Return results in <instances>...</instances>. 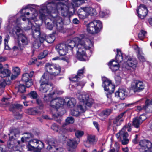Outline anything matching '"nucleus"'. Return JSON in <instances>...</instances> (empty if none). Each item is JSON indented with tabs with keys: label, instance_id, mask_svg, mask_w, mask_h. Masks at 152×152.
Wrapping results in <instances>:
<instances>
[{
	"label": "nucleus",
	"instance_id": "nucleus-1",
	"mask_svg": "<svg viewBox=\"0 0 152 152\" xmlns=\"http://www.w3.org/2000/svg\"><path fill=\"white\" fill-rule=\"evenodd\" d=\"M88 0H49L40 6L38 17L42 20H45L48 15H51L52 18L50 22H47V28L52 30L55 23L57 30L61 31L63 27V22L58 14L61 12L63 16H67L70 10L74 11L75 8L85 2Z\"/></svg>",
	"mask_w": 152,
	"mask_h": 152
},
{
	"label": "nucleus",
	"instance_id": "nucleus-2",
	"mask_svg": "<svg viewBox=\"0 0 152 152\" xmlns=\"http://www.w3.org/2000/svg\"><path fill=\"white\" fill-rule=\"evenodd\" d=\"M68 43H61L56 45V49L61 56H64L69 51L72 52L75 45L77 52V57L80 61H86L87 56L86 51L90 49L93 46V39H88L83 34H81L79 37H75L74 40H69Z\"/></svg>",
	"mask_w": 152,
	"mask_h": 152
},
{
	"label": "nucleus",
	"instance_id": "nucleus-3",
	"mask_svg": "<svg viewBox=\"0 0 152 152\" xmlns=\"http://www.w3.org/2000/svg\"><path fill=\"white\" fill-rule=\"evenodd\" d=\"M6 29L9 31V33L13 35L16 34L18 36V40L19 42H21L22 44L19 42L15 44L13 47L14 50H22L24 48V45H26L28 43V39L26 36L24 34L19 33L21 31V29L19 27H16L15 29L10 28V25H8Z\"/></svg>",
	"mask_w": 152,
	"mask_h": 152
},
{
	"label": "nucleus",
	"instance_id": "nucleus-4",
	"mask_svg": "<svg viewBox=\"0 0 152 152\" xmlns=\"http://www.w3.org/2000/svg\"><path fill=\"white\" fill-rule=\"evenodd\" d=\"M30 11L31 12L34 11V13H32V16L29 20L27 19L28 21V25L26 28V30H29L31 28L32 30V35L34 38L38 39L40 35V32L39 31V26L35 22L37 21V18L38 13L33 8L30 9Z\"/></svg>",
	"mask_w": 152,
	"mask_h": 152
},
{
	"label": "nucleus",
	"instance_id": "nucleus-5",
	"mask_svg": "<svg viewBox=\"0 0 152 152\" xmlns=\"http://www.w3.org/2000/svg\"><path fill=\"white\" fill-rule=\"evenodd\" d=\"M52 78H49L48 74L44 73L42 76L40 80V86L39 90L43 93H46L49 90V88H52L53 87L50 79Z\"/></svg>",
	"mask_w": 152,
	"mask_h": 152
},
{
	"label": "nucleus",
	"instance_id": "nucleus-6",
	"mask_svg": "<svg viewBox=\"0 0 152 152\" xmlns=\"http://www.w3.org/2000/svg\"><path fill=\"white\" fill-rule=\"evenodd\" d=\"M131 124L128 123V124L125 126L120 130L119 132L116 134V136L118 139L120 138L122 140V143L123 145H125L128 144L129 142V140L127 138L128 134L126 132L131 131Z\"/></svg>",
	"mask_w": 152,
	"mask_h": 152
},
{
	"label": "nucleus",
	"instance_id": "nucleus-7",
	"mask_svg": "<svg viewBox=\"0 0 152 152\" xmlns=\"http://www.w3.org/2000/svg\"><path fill=\"white\" fill-rule=\"evenodd\" d=\"M75 134L77 138L72 140L70 139L67 142V149L70 152H76L77 145L80 141L79 138L82 136L84 133L83 131L78 130L75 131Z\"/></svg>",
	"mask_w": 152,
	"mask_h": 152
},
{
	"label": "nucleus",
	"instance_id": "nucleus-8",
	"mask_svg": "<svg viewBox=\"0 0 152 152\" xmlns=\"http://www.w3.org/2000/svg\"><path fill=\"white\" fill-rule=\"evenodd\" d=\"M78 15L80 18L84 19L89 15H92L96 14L95 9L90 6L81 7L78 10Z\"/></svg>",
	"mask_w": 152,
	"mask_h": 152
},
{
	"label": "nucleus",
	"instance_id": "nucleus-9",
	"mask_svg": "<svg viewBox=\"0 0 152 152\" xmlns=\"http://www.w3.org/2000/svg\"><path fill=\"white\" fill-rule=\"evenodd\" d=\"M87 31L91 34L98 33L102 28L101 22L98 20L91 22L86 25Z\"/></svg>",
	"mask_w": 152,
	"mask_h": 152
},
{
	"label": "nucleus",
	"instance_id": "nucleus-10",
	"mask_svg": "<svg viewBox=\"0 0 152 152\" xmlns=\"http://www.w3.org/2000/svg\"><path fill=\"white\" fill-rule=\"evenodd\" d=\"M30 5H27L25 8H23L16 15L14 16L10 17L9 19V25L10 26V28L15 29L16 27H19L18 25L19 24V21L21 19H22L23 21H25L26 20L25 18H22L21 15H19L20 14H21L23 11L25 9H27L30 7Z\"/></svg>",
	"mask_w": 152,
	"mask_h": 152
},
{
	"label": "nucleus",
	"instance_id": "nucleus-11",
	"mask_svg": "<svg viewBox=\"0 0 152 152\" xmlns=\"http://www.w3.org/2000/svg\"><path fill=\"white\" fill-rule=\"evenodd\" d=\"M102 80L103 81L102 86L105 91L108 92L106 94L107 97L109 98L111 94L114 91L115 86L112 84L110 80L105 77H102Z\"/></svg>",
	"mask_w": 152,
	"mask_h": 152
},
{
	"label": "nucleus",
	"instance_id": "nucleus-12",
	"mask_svg": "<svg viewBox=\"0 0 152 152\" xmlns=\"http://www.w3.org/2000/svg\"><path fill=\"white\" fill-rule=\"evenodd\" d=\"M19 133V132L18 129H14L11 131L10 133L9 134L10 136L9 141L8 142L7 145L9 148H13V151L12 152H21L18 150H15V147L13 146V145L12 143L13 140L15 139V137H18Z\"/></svg>",
	"mask_w": 152,
	"mask_h": 152
},
{
	"label": "nucleus",
	"instance_id": "nucleus-13",
	"mask_svg": "<svg viewBox=\"0 0 152 152\" xmlns=\"http://www.w3.org/2000/svg\"><path fill=\"white\" fill-rule=\"evenodd\" d=\"M38 144H39V145H41V147L39 145L37 146V147L39 150H41V149L44 147V143L36 139L30 140L26 146L28 150L34 151L36 150V148L34 146L37 145Z\"/></svg>",
	"mask_w": 152,
	"mask_h": 152
},
{
	"label": "nucleus",
	"instance_id": "nucleus-14",
	"mask_svg": "<svg viewBox=\"0 0 152 152\" xmlns=\"http://www.w3.org/2000/svg\"><path fill=\"white\" fill-rule=\"evenodd\" d=\"M145 84L142 81L134 80L132 83L131 88L134 92H139L145 88Z\"/></svg>",
	"mask_w": 152,
	"mask_h": 152
},
{
	"label": "nucleus",
	"instance_id": "nucleus-15",
	"mask_svg": "<svg viewBox=\"0 0 152 152\" xmlns=\"http://www.w3.org/2000/svg\"><path fill=\"white\" fill-rule=\"evenodd\" d=\"M139 145L141 147L140 148L141 152H150V149L152 147V143L150 141L145 140H141L139 142Z\"/></svg>",
	"mask_w": 152,
	"mask_h": 152
},
{
	"label": "nucleus",
	"instance_id": "nucleus-16",
	"mask_svg": "<svg viewBox=\"0 0 152 152\" xmlns=\"http://www.w3.org/2000/svg\"><path fill=\"white\" fill-rule=\"evenodd\" d=\"M97 141V138L94 135L88 134L87 136V140L84 141V145L87 147H90L91 145L95 144Z\"/></svg>",
	"mask_w": 152,
	"mask_h": 152
},
{
	"label": "nucleus",
	"instance_id": "nucleus-17",
	"mask_svg": "<svg viewBox=\"0 0 152 152\" xmlns=\"http://www.w3.org/2000/svg\"><path fill=\"white\" fill-rule=\"evenodd\" d=\"M137 11L138 17L141 19H144L148 13V10L145 5L141 4L137 8Z\"/></svg>",
	"mask_w": 152,
	"mask_h": 152
},
{
	"label": "nucleus",
	"instance_id": "nucleus-18",
	"mask_svg": "<svg viewBox=\"0 0 152 152\" xmlns=\"http://www.w3.org/2000/svg\"><path fill=\"white\" fill-rule=\"evenodd\" d=\"M63 99L57 98L52 99L50 102V105L53 108L57 109L64 105Z\"/></svg>",
	"mask_w": 152,
	"mask_h": 152
},
{
	"label": "nucleus",
	"instance_id": "nucleus-19",
	"mask_svg": "<svg viewBox=\"0 0 152 152\" xmlns=\"http://www.w3.org/2000/svg\"><path fill=\"white\" fill-rule=\"evenodd\" d=\"M136 110L139 112L144 110L148 113L152 112V107H151V104H149V100L147 99L146 100L144 106H137Z\"/></svg>",
	"mask_w": 152,
	"mask_h": 152
},
{
	"label": "nucleus",
	"instance_id": "nucleus-20",
	"mask_svg": "<svg viewBox=\"0 0 152 152\" xmlns=\"http://www.w3.org/2000/svg\"><path fill=\"white\" fill-rule=\"evenodd\" d=\"M64 105L65 104L68 107L71 108L74 107L76 105V101L75 99L72 97H66L63 99Z\"/></svg>",
	"mask_w": 152,
	"mask_h": 152
},
{
	"label": "nucleus",
	"instance_id": "nucleus-21",
	"mask_svg": "<svg viewBox=\"0 0 152 152\" xmlns=\"http://www.w3.org/2000/svg\"><path fill=\"white\" fill-rule=\"evenodd\" d=\"M85 70L84 67H83L79 69L77 71V75L70 78V80L72 81L75 82L79 80V79L83 78L84 76L83 74L85 72Z\"/></svg>",
	"mask_w": 152,
	"mask_h": 152
},
{
	"label": "nucleus",
	"instance_id": "nucleus-22",
	"mask_svg": "<svg viewBox=\"0 0 152 152\" xmlns=\"http://www.w3.org/2000/svg\"><path fill=\"white\" fill-rule=\"evenodd\" d=\"M42 109L43 106L41 105L39 107L27 109L26 110V112L29 114L34 115L36 114H40L42 112Z\"/></svg>",
	"mask_w": 152,
	"mask_h": 152
},
{
	"label": "nucleus",
	"instance_id": "nucleus-23",
	"mask_svg": "<svg viewBox=\"0 0 152 152\" xmlns=\"http://www.w3.org/2000/svg\"><path fill=\"white\" fill-rule=\"evenodd\" d=\"M127 95V92L124 89H120L115 93V97L121 100L124 99Z\"/></svg>",
	"mask_w": 152,
	"mask_h": 152
},
{
	"label": "nucleus",
	"instance_id": "nucleus-24",
	"mask_svg": "<svg viewBox=\"0 0 152 152\" xmlns=\"http://www.w3.org/2000/svg\"><path fill=\"white\" fill-rule=\"evenodd\" d=\"M77 98L80 102H83L89 99V95L85 92H78L77 94Z\"/></svg>",
	"mask_w": 152,
	"mask_h": 152
},
{
	"label": "nucleus",
	"instance_id": "nucleus-25",
	"mask_svg": "<svg viewBox=\"0 0 152 152\" xmlns=\"http://www.w3.org/2000/svg\"><path fill=\"white\" fill-rule=\"evenodd\" d=\"M83 103V105L79 104L78 107L80 108L81 111L84 112L86 110L87 107H90L91 106L93 102L89 98L88 100H85V101H84Z\"/></svg>",
	"mask_w": 152,
	"mask_h": 152
},
{
	"label": "nucleus",
	"instance_id": "nucleus-26",
	"mask_svg": "<svg viewBox=\"0 0 152 152\" xmlns=\"http://www.w3.org/2000/svg\"><path fill=\"white\" fill-rule=\"evenodd\" d=\"M134 48L137 53V56L140 61L143 62L145 61V58L143 56L141 49L139 48L137 45H135Z\"/></svg>",
	"mask_w": 152,
	"mask_h": 152
},
{
	"label": "nucleus",
	"instance_id": "nucleus-27",
	"mask_svg": "<svg viewBox=\"0 0 152 152\" xmlns=\"http://www.w3.org/2000/svg\"><path fill=\"white\" fill-rule=\"evenodd\" d=\"M108 66L111 70L113 72L118 70L119 68V65L114 60L110 61L108 63Z\"/></svg>",
	"mask_w": 152,
	"mask_h": 152
},
{
	"label": "nucleus",
	"instance_id": "nucleus-28",
	"mask_svg": "<svg viewBox=\"0 0 152 152\" xmlns=\"http://www.w3.org/2000/svg\"><path fill=\"white\" fill-rule=\"evenodd\" d=\"M126 63L128 66L134 69L137 66V62L135 58H129L127 61Z\"/></svg>",
	"mask_w": 152,
	"mask_h": 152
},
{
	"label": "nucleus",
	"instance_id": "nucleus-29",
	"mask_svg": "<svg viewBox=\"0 0 152 152\" xmlns=\"http://www.w3.org/2000/svg\"><path fill=\"white\" fill-rule=\"evenodd\" d=\"M125 113H122L116 117L113 121V124L116 126L120 125L123 121L122 117L124 114Z\"/></svg>",
	"mask_w": 152,
	"mask_h": 152
},
{
	"label": "nucleus",
	"instance_id": "nucleus-30",
	"mask_svg": "<svg viewBox=\"0 0 152 152\" xmlns=\"http://www.w3.org/2000/svg\"><path fill=\"white\" fill-rule=\"evenodd\" d=\"M54 66L50 75L51 76L54 77L58 75L61 71V68L59 65L55 64L54 65Z\"/></svg>",
	"mask_w": 152,
	"mask_h": 152
},
{
	"label": "nucleus",
	"instance_id": "nucleus-31",
	"mask_svg": "<svg viewBox=\"0 0 152 152\" xmlns=\"http://www.w3.org/2000/svg\"><path fill=\"white\" fill-rule=\"evenodd\" d=\"M79 105H78L77 107H75L73 109L71 110L70 112V114L71 115L76 117L79 116L81 112L80 108H78V106Z\"/></svg>",
	"mask_w": 152,
	"mask_h": 152
},
{
	"label": "nucleus",
	"instance_id": "nucleus-32",
	"mask_svg": "<svg viewBox=\"0 0 152 152\" xmlns=\"http://www.w3.org/2000/svg\"><path fill=\"white\" fill-rule=\"evenodd\" d=\"M13 74H12L11 79H15L20 73V69L17 67L13 68Z\"/></svg>",
	"mask_w": 152,
	"mask_h": 152
},
{
	"label": "nucleus",
	"instance_id": "nucleus-33",
	"mask_svg": "<svg viewBox=\"0 0 152 152\" xmlns=\"http://www.w3.org/2000/svg\"><path fill=\"white\" fill-rule=\"evenodd\" d=\"M142 123V121L140 120L138 117H136L133 119V125L136 128H138Z\"/></svg>",
	"mask_w": 152,
	"mask_h": 152
},
{
	"label": "nucleus",
	"instance_id": "nucleus-34",
	"mask_svg": "<svg viewBox=\"0 0 152 152\" xmlns=\"http://www.w3.org/2000/svg\"><path fill=\"white\" fill-rule=\"evenodd\" d=\"M116 60L117 62H120L123 60V57L122 53L120 50H117V54L116 56Z\"/></svg>",
	"mask_w": 152,
	"mask_h": 152
},
{
	"label": "nucleus",
	"instance_id": "nucleus-35",
	"mask_svg": "<svg viewBox=\"0 0 152 152\" xmlns=\"http://www.w3.org/2000/svg\"><path fill=\"white\" fill-rule=\"evenodd\" d=\"M54 65H52L49 63L46 64L45 67L46 71L49 73L50 75L52 72L53 69L54 67Z\"/></svg>",
	"mask_w": 152,
	"mask_h": 152
},
{
	"label": "nucleus",
	"instance_id": "nucleus-36",
	"mask_svg": "<svg viewBox=\"0 0 152 152\" xmlns=\"http://www.w3.org/2000/svg\"><path fill=\"white\" fill-rule=\"evenodd\" d=\"M75 121L74 118L72 117H68L65 120V122L63 124V126H66L69 124H72Z\"/></svg>",
	"mask_w": 152,
	"mask_h": 152
},
{
	"label": "nucleus",
	"instance_id": "nucleus-37",
	"mask_svg": "<svg viewBox=\"0 0 152 152\" xmlns=\"http://www.w3.org/2000/svg\"><path fill=\"white\" fill-rule=\"evenodd\" d=\"M11 74V71L7 69H4L0 75L1 77H8Z\"/></svg>",
	"mask_w": 152,
	"mask_h": 152
},
{
	"label": "nucleus",
	"instance_id": "nucleus-38",
	"mask_svg": "<svg viewBox=\"0 0 152 152\" xmlns=\"http://www.w3.org/2000/svg\"><path fill=\"white\" fill-rule=\"evenodd\" d=\"M55 94V92H53L48 95H45L44 97V100L46 102L49 101L54 97V94Z\"/></svg>",
	"mask_w": 152,
	"mask_h": 152
},
{
	"label": "nucleus",
	"instance_id": "nucleus-39",
	"mask_svg": "<svg viewBox=\"0 0 152 152\" xmlns=\"http://www.w3.org/2000/svg\"><path fill=\"white\" fill-rule=\"evenodd\" d=\"M56 142V141H55L53 140L50 141L48 142L49 145L47 147V149L50 150L51 148H53V147L55 148Z\"/></svg>",
	"mask_w": 152,
	"mask_h": 152
},
{
	"label": "nucleus",
	"instance_id": "nucleus-40",
	"mask_svg": "<svg viewBox=\"0 0 152 152\" xmlns=\"http://www.w3.org/2000/svg\"><path fill=\"white\" fill-rule=\"evenodd\" d=\"M55 39V37L53 34H50L47 37L46 41L49 43H52Z\"/></svg>",
	"mask_w": 152,
	"mask_h": 152
},
{
	"label": "nucleus",
	"instance_id": "nucleus-41",
	"mask_svg": "<svg viewBox=\"0 0 152 152\" xmlns=\"http://www.w3.org/2000/svg\"><path fill=\"white\" fill-rule=\"evenodd\" d=\"M111 111L110 109H107L103 111L100 114V115L104 117V118L106 117L109 115L111 113Z\"/></svg>",
	"mask_w": 152,
	"mask_h": 152
},
{
	"label": "nucleus",
	"instance_id": "nucleus-42",
	"mask_svg": "<svg viewBox=\"0 0 152 152\" xmlns=\"http://www.w3.org/2000/svg\"><path fill=\"white\" fill-rule=\"evenodd\" d=\"M66 126H63V124H62L60 128L61 131L64 133H65L68 132H72V130L71 128H66Z\"/></svg>",
	"mask_w": 152,
	"mask_h": 152
},
{
	"label": "nucleus",
	"instance_id": "nucleus-43",
	"mask_svg": "<svg viewBox=\"0 0 152 152\" xmlns=\"http://www.w3.org/2000/svg\"><path fill=\"white\" fill-rule=\"evenodd\" d=\"M29 96L31 98L33 99H36L38 95L37 92L34 91H32L28 94Z\"/></svg>",
	"mask_w": 152,
	"mask_h": 152
},
{
	"label": "nucleus",
	"instance_id": "nucleus-44",
	"mask_svg": "<svg viewBox=\"0 0 152 152\" xmlns=\"http://www.w3.org/2000/svg\"><path fill=\"white\" fill-rule=\"evenodd\" d=\"M147 33L143 30H141L138 34V37L141 40H142L144 37L146 36Z\"/></svg>",
	"mask_w": 152,
	"mask_h": 152
},
{
	"label": "nucleus",
	"instance_id": "nucleus-45",
	"mask_svg": "<svg viewBox=\"0 0 152 152\" xmlns=\"http://www.w3.org/2000/svg\"><path fill=\"white\" fill-rule=\"evenodd\" d=\"M53 118L59 123H60L61 121V118L60 115L58 114H55L53 115Z\"/></svg>",
	"mask_w": 152,
	"mask_h": 152
},
{
	"label": "nucleus",
	"instance_id": "nucleus-46",
	"mask_svg": "<svg viewBox=\"0 0 152 152\" xmlns=\"http://www.w3.org/2000/svg\"><path fill=\"white\" fill-rule=\"evenodd\" d=\"M9 36L7 35H6V38L4 39L5 49L6 50H8L9 48V46L7 45L9 39Z\"/></svg>",
	"mask_w": 152,
	"mask_h": 152
},
{
	"label": "nucleus",
	"instance_id": "nucleus-47",
	"mask_svg": "<svg viewBox=\"0 0 152 152\" xmlns=\"http://www.w3.org/2000/svg\"><path fill=\"white\" fill-rule=\"evenodd\" d=\"M48 53V51L47 50H45L43 52L41 53L38 56V58L39 59H42L44 58L46 56H47Z\"/></svg>",
	"mask_w": 152,
	"mask_h": 152
},
{
	"label": "nucleus",
	"instance_id": "nucleus-48",
	"mask_svg": "<svg viewBox=\"0 0 152 152\" xmlns=\"http://www.w3.org/2000/svg\"><path fill=\"white\" fill-rule=\"evenodd\" d=\"M30 78L29 74L28 73H25L23 75L22 80L24 82L28 81V80H30Z\"/></svg>",
	"mask_w": 152,
	"mask_h": 152
},
{
	"label": "nucleus",
	"instance_id": "nucleus-49",
	"mask_svg": "<svg viewBox=\"0 0 152 152\" xmlns=\"http://www.w3.org/2000/svg\"><path fill=\"white\" fill-rule=\"evenodd\" d=\"M39 39L40 43H43L45 40H46V35L45 34H40Z\"/></svg>",
	"mask_w": 152,
	"mask_h": 152
},
{
	"label": "nucleus",
	"instance_id": "nucleus-50",
	"mask_svg": "<svg viewBox=\"0 0 152 152\" xmlns=\"http://www.w3.org/2000/svg\"><path fill=\"white\" fill-rule=\"evenodd\" d=\"M27 134L28 135V137H22L21 138V140L22 142H24L26 141L28 139L32 138L33 137V135L31 133H28Z\"/></svg>",
	"mask_w": 152,
	"mask_h": 152
},
{
	"label": "nucleus",
	"instance_id": "nucleus-51",
	"mask_svg": "<svg viewBox=\"0 0 152 152\" xmlns=\"http://www.w3.org/2000/svg\"><path fill=\"white\" fill-rule=\"evenodd\" d=\"M25 88L24 85L20 84L18 87V91L21 93H23L25 91Z\"/></svg>",
	"mask_w": 152,
	"mask_h": 152
},
{
	"label": "nucleus",
	"instance_id": "nucleus-52",
	"mask_svg": "<svg viewBox=\"0 0 152 152\" xmlns=\"http://www.w3.org/2000/svg\"><path fill=\"white\" fill-rule=\"evenodd\" d=\"M51 128L55 132H57L59 129V127L58 125L56 124H54L52 125Z\"/></svg>",
	"mask_w": 152,
	"mask_h": 152
},
{
	"label": "nucleus",
	"instance_id": "nucleus-53",
	"mask_svg": "<svg viewBox=\"0 0 152 152\" xmlns=\"http://www.w3.org/2000/svg\"><path fill=\"white\" fill-rule=\"evenodd\" d=\"M86 83V81L79 82L77 83V87H78L79 88H82Z\"/></svg>",
	"mask_w": 152,
	"mask_h": 152
},
{
	"label": "nucleus",
	"instance_id": "nucleus-54",
	"mask_svg": "<svg viewBox=\"0 0 152 152\" xmlns=\"http://www.w3.org/2000/svg\"><path fill=\"white\" fill-rule=\"evenodd\" d=\"M26 83V87L29 88L33 84V83L31 80H28V81L25 82Z\"/></svg>",
	"mask_w": 152,
	"mask_h": 152
},
{
	"label": "nucleus",
	"instance_id": "nucleus-55",
	"mask_svg": "<svg viewBox=\"0 0 152 152\" xmlns=\"http://www.w3.org/2000/svg\"><path fill=\"white\" fill-rule=\"evenodd\" d=\"M37 61V59L35 58H34L31 59L28 63L29 65L34 64L36 63Z\"/></svg>",
	"mask_w": 152,
	"mask_h": 152
},
{
	"label": "nucleus",
	"instance_id": "nucleus-56",
	"mask_svg": "<svg viewBox=\"0 0 152 152\" xmlns=\"http://www.w3.org/2000/svg\"><path fill=\"white\" fill-rule=\"evenodd\" d=\"M114 146L115 147L114 149H115L116 152H118L120 148V146L119 143L117 142H115V144Z\"/></svg>",
	"mask_w": 152,
	"mask_h": 152
},
{
	"label": "nucleus",
	"instance_id": "nucleus-57",
	"mask_svg": "<svg viewBox=\"0 0 152 152\" xmlns=\"http://www.w3.org/2000/svg\"><path fill=\"white\" fill-rule=\"evenodd\" d=\"M115 79L118 83H120L121 81V78L119 76H116L115 77Z\"/></svg>",
	"mask_w": 152,
	"mask_h": 152
},
{
	"label": "nucleus",
	"instance_id": "nucleus-58",
	"mask_svg": "<svg viewBox=\"0 0 152 152\" xmlns=\"http://www.w3.org/2000/svg\"><path fill=\"white\" fill-rule=\"evenodd\" d=\"M140 120L142 121V122L146 118V117L144 115H141L139 117H138Z\"/></svg>",
	"mask_w": 152,
	"mask_h": 152
},
{
	"label": "nucleus",
	"instance_id": "nucleus-59",
	"mask_svg": "<svg viewBox=\"0 0 152 152\" xmlns=\"http://www.w3.org/2000/svg\"><path fill=\"white\" fill-rule=\"evenodd\" d=\"M6 85V82L4 80H3L0 82V86L4 87Z\"/></svg>",
	"mask_w": 152,
	"mask_h": 152
},
{
	"label": "nucleus",
	"instance_id": "nucleus-60",
	"mask_svg": "<svg viewBox=\"0 0 152 152\" xmlns=\"http://www.w3.org/2000/svg\"><path fill=\"white\" fill-rule=\"evenodd\" d=\"M33 45L35 48H39L40 45L39 43L35 41V42L33 44Z\"/></svg>",
	"mask_w": 152,
	"mask_h": 152
},
{
	"label": "nucleus",
	"instance_id": "nucleus-61",
	"mask_svg": "<svg viewBox=\"0 0 152 152\" xmlns=\"http://www.w3.org/2000/svg\"><path fill=\"white\" fill-rule=\"evenodd\" d=\"M16 108L18 109H21L23 108V106L20 104H17L15 105Z\"/></svg>",
	"mask_w": 152,
	"mask_h": 152
},
{
	"label": "nucleus",
	"instance_id": "nucleus-62",
	"mask_svg": "<svg viewBox=\"0 0 152 152\" xmlns=\"http://www.w3.org/2000/svg\"><path fill=\"white\" fill-rule=\"evenodd\" d=\"M53 92H55V94H54V96L56 94H61L63 93V92L62 91H59L58 90H56V91H54Z\"/></svg>",
	"mask_w": 152,
	"mask_h": 152
},
{
	"label": "nucleus",
	"instance_id": "nucleus-63",
	"mask_svg": "<svg viewBox=\"0 0 152 152\" xmlns=\"http://www.w3.org/2000/svg\"><path fill=\"white\" fill-rule=\"evenodd\" d=\"M7 59V58L5 57L0 56V62H4Z\"/></svg>",
	"mask_w": 152,
	"mask_h": 152
},
{
	"label": "nucleus",
	"instance_id": "nucleus-64",
	"mask_svg": "<svg viewBox=\"0 0 152 152\" xmlns=\"http://www.w3.org/2000/svg\"><path fill=\"white\" fill-rule=\"evenodd\" d=\"M73 22L75 24H78L79 23V21L77 18H75L73 19Z\"/></svg>",
	"mask_w": 152,
	"mask_h": 152
}]
</instances>
